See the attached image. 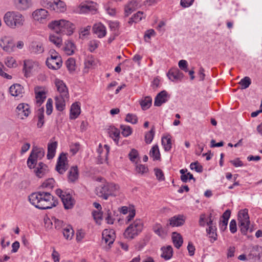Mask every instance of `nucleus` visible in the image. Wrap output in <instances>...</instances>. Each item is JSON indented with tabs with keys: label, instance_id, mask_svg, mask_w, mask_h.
Returning <instances> with one entry per match:
<instances>
[{
	"label": "nucleus",
	"instance_id": "nucleus-46",
	"mask_svg": "<svg viewBox=\"0 0 262 262\" xmlns=\"http://www.w3.org/2000/svg\"><path fill=\"white\" fill-rule=\"evenodd\" d=\"M55 181L53 178L46 180L41 185V187L47 189H52L54 187Z\"/></svg>",
	"mask_w": 262,
	"mask_h": 262
},
{
	"label": "nucleus",
	"instance_id": "nucleus-37",
	"mask_svg": "<svg viewBox=\"0 0 262 262\" xmlns=\"http://www.w3.org/2000/svg\"><path fill=\"white\" fill-rule=\"evenodd\" d=\"M75 46L73 42L70 40H67L65 42L63 50L66 54L68 55H72L74 53Z\"/></svg>",
	"mask_w": 262,
	"mask_h": 262
},
{
	"label": "nucleus",
	"instance_id": "nucleus-19",
	"mask_svg": "<svg viewBox=\"0 0 262 262\" xmlns=\"http://www.w3.org/2000/svg\"><path fill=\"white\" fill-rule=\"evenodd\" d=\"M38 63L33 61L32 59H26L24 61V68L23 70L25 72V76L27 77L30 76V74L36 66H37Z\"/></svg>",
	"mask_w": 262,
	"mask_h": 262
},
{
	"label": "nucleus",
	"instance_id": "nucleus-17",
	"mask_svg": "<svg viewBox=\"0 0 262 262\" xmlns=\"http://www.w3.org/2000/svg\"><path fill=\"white\" fill-rule=\"evenodd\" d=\"M61 200L66 209L72 208L75 203L74 199L69 193H64Z\"/></svg>",
	"mask_w": 262,
	"mask_h": 262
},
{
	"label": "nucleus",
	"instance_id": "nucleus-35",
	"mask_svg": "<svg viewBox=\"0 0 262 262\" xmlns=\"http://www.w3.org/2000/svg\"><path fill=\"white\" fill-rule=\"evenodd\" d=\"M66 10L65 3L60 0L55 1L54 2L52 10L56 12H63Z\"/></svg>",
	"mask_w": 262,
	"mask_h": 262
},
{
	"label": "nucleus",
	"instance_id": "nucleus-57",
	"mask_svg": "<svg viewBox=\"0 0 262 262\" xmlns=\"http://www.w3.org/2000/svg\"><path fill=\"white\" fill-rule=\"evenodd\" d=\"M190 168L192 170H195L198 172H201L203 170V167L200 165L198 161L191 163L190 165Z\"/></svg>",
	"mask_w": 262,
	"mask_h": 262
},
{
	"label": "nucleus",
	"instance_id": "nucleus-29",
	"mask_svg": "<svg viewBox=\"0 0 262 262\" xmlns=\"http://www.w3.org/2000/svg\"><path fill=\"white\" fill-rule=\"evenodd\" d=\"M36 117L37 119V126L41 128L45 123L44 108L40 107L37 110L36 113Z\"/></svg>",
	"mask_w": 262,
	"mask_h": 262
},
{
	"label": "nucleus",
	"instance_id": "nucleus-9",
	"mask_svg": "<svg viewBox=\"0 0 262 262\" xmlns=\"http://www.w3.org/2000/svg\"><path fill=\"white\" fill-rule=\"evenodd\" d=\"M68 168L67 157L65 154L61 153L58 157L56 166V170L60 173L63 174Z\"/></svg>",
	"mask_w": 262,
	"mask_h": 262
},
{
	"label": "nucleus",
	"instance_id": "nucleus-4",
	"mask_svg": "<svg viewBox=\"0 0 262 262\" xmlns=\"http://www.w3.org/2000/svg\"><path fill=\"white\" fill-rule=\"evenodd\" d=\"M97 195L107 200L109 196H117L120 192V187L118 185L113 183H106L97 187Z\"/></svg>",
	"mask_w": 262,
	"mask_h": 262
},
{
	"label": "nucleus",
	"instance_id": "nucleus-31",
	"mask_svg": "<svg viewBox=\"0 0 262 262\" xmlns=\"http://www.w3.org/2000/svg\"><path fill=\"white\" fill-rule=\"evenodd\" d=\"M80 114V107L77 103H73L70 109V118L75 119Z\"/></svg>",
	"mask_w": 262,
	"mask_h": 262
},
{
	"label": "nucleus",
	"instance_id": "nucleus-50",
	"mask_svg": "<svg viewBox=\"0 0 262 262\" xmlns=\"http://www.w3.org/2000/svg\"><path fill=\"white\" fill-rule=\"evenodd\" d=\"M37 160L34 158L32 155H30L27 160V165L30 168H34L35 166L37 164Z\"/></svg>",
	"mask_w": 262,
	"mask_h": 262
},
{
	"label": "nucleus",
	"instance_id": "nucleus-30",
	"mask_svg": "<svg viewBox=\"0 0 262 262\" xmlns=\"http://www.w3.org/2000/svg\"><path fill=\"white\" fill-rule=\"evenodd\" d=\"M69 96L68 97H62V96H56L55 98V105L56 109L59 111H62L64 110L66 101L68 100Z\"/></svg>",
	"mask_w": 262,
	"mask_h": 262
},
{
	"label": "nucleus",
	"instance_id": "nucleus-8",
	"mask_svg": "<svg viewBox=\"0 0 262 262\" xmlns=\"http://www.w3.org/2000/svg\"><path fill=\"white\" fill-rule=\"evenodd\" d=\"M262 258V247L257 245L253 246L247 255V259L252 262L259 261Z\"/></svg>",
	"mask_w": 262,
	"mask_h": 262
},
{
	"label": "nucleus",
	"instance_id": "nucleus-6",
	"mask_svg": "<svg viewBox=\"0 0 262 262\" xmlns=\"http://www.w3.org/2000/svg\"><path fill=\"white\" fill-rule=\"evenodd\" d=\"M49 56L46 60L47 67L51 69L56 70L60 68L62 61L60 56L54 49H51L49 52Z\"/></svg>",
	"mask_w": 262,
	"mask_h": 262
},
{
	"label": "nucleus",
	"instance_id": "nucleus-15",
	"mask_svg": "<svg viewBox=\"0 0 262 262\" xmlns=\"http://www.w3.org/2000/svg\"><path fill=\"white\" fill-rule=\"evenodd\" d=\"M102 241L110 246L113 244L115 239V232L113 230L105 229L102 233Z\"/></svg>",
	"mask_w": 262,
	"mask_h": 262
},
{
	"label": "nucleus",
	"instance_id": "nucleus-41",
	"mask_svg": "<svg viewBox=\"0 0 262 262\" xmlns=\"http://www.w3.org/2000/svg\"><path fill=\"white\" fill-rule=\"evenodd\" d=\"M162 144L165 151H169L171 148V140L169 136H166L162 138Z\"/></svg>",
	"mask_w": 262,
	"mask_h": 262
},
{
	"label": "nucleus",
	"instance_id": "nucleus-52",
	"mask_svg": "<svg viewBox=\"0 0 262 262\" xmlns=\"http://www.w3.org/2000/svg\"><path fill=\"white\" fill-rule=\"evenodd\" d=\"M100 42L97 40H92L89 41L88 46H89V50L93 52L95 49H96L99 45Z\"/></svg>",
	"mask_w": 262,
	"mask_h": 262
},
{
	"label": "nucleus",
	"instance_id": "nucleus-48",
	"mask_svg": "<svg viewBox=\"0 0 262 262\" xmlns=\"http://www.w3.org/2000/svg\"><path fill=\"white\" fill-rule=\"evenodd\" d=\"M136 171L139 174H143L148 171V168L144 165L137 164L136 166Z\"/></svg>",
	"mask_w": 262,
	"mask_h": 262
},
{
	"label": "nucleus",
	"instance_id": "nucleus-56",
	"mask_svg": "<svg viewBox=\"0 0 262 262\" xmlns=\"http://www.w3.org/2000/svg\"><path fill=\"white\" fill-rule=\"evenodd\" d=\"M53 101L51 98H49L46 103V113L50 115L52 113L53 110Z\"/></svg>",
	"mask_w": 262,
	"mask_h": 262
},
{
	"label": "nucleus",
	"instance_id": "nucleus-51",
	"mask_svg": "<svg viewBox=\"0 0 262 262\" xmlns=\"http://www.w3.org/2000/svg\"><path fill=\"white\" fill-rule=\"evenodd\" d=\"M155 134L154 127H152L151 130L147 133L145 136V141L146 143H150L153 140Z\"/></svg>",
	"mask_w": 262,
	"mask_h": 262
},
{
	"label": "nucleus",
	"instance_id": "nucleus-55",
	"mask_svg": "<svg viewBox=\"0 0 262 262\" xmlns=\"http://www.w3.org/2000/svg\"><path fill=\"white\" fill-rule=\"evenodd\" d=\"M128 157L132 162H136L139 157L138 151L135 149H132L128 154Z\"/></svg>",
	"mask_w": 262,
	"mask_h": 262
},
{
	"label": "nucleus",
	"instance_id": "nucleus-43",
	"mask_svg": "<svg viewBox=\"0 0 262 262\" xmlns=\"http://www.w3.org/2000/svg\"><path fill=\"white\" fill-rule=\"evenodd\" d=\"M19 9L26 10L31 5V0H17L16 3Z\"/></svg>",
	"mask_w": 262,
	"mask_h": 262
},
{
	"label": "nucleus",
	"instance_id": "nucleus-20",
	"mask_svg": "<svg viewBox=\"0 0 262 262\" xmlns=\"http://www.w3.org/2000/svg\"><path fill=\"white\" fill-rule=\"evenodd\" d=\"M9 91L12 96L18 98L22 97L24 92V88L19 84H14L11 85Z\"/></svg>",
	"mask_w": 262,
	"mask_h": 262
},
{
	"label": "nucleus",
	"instance_id": "nucleus-3",
	"mask_svg": "<svg viewBox=\"0 0 262 262\" xmlns=\"http://www.w3.org/2000/svg\"><path fill=\"white\" fill-rule=\"evenodd\" d=\"M48 27L54 31L67 35H72L75 28L73 23L65 19L52 21L48 24Z\"/></svg>",
	"mask_w": 262,
	"mask_h": 262
},
{
	"label": "nucleus",
	"instance_id": "nucleus-21",
	"mask_svg": "<svg viewBox=\"0 0 262 262\" xmlns=\"http://www.w3.org/2000/svg\"><path fill=\"white\" fill-rule=\"evenodd\" d=\"M48 15V12L44 9H39L35 10L32 13L33 18L37 21L42 22Z\"/></svg>",
	"mask_w": 262,
	"mask_h": 262
},
{
	"label": "nucleus",
	"instance_id": "nucleus-24",
	"mask_svg": "<svg viewBox=\"0 0 262 262\" xmlns=\"http://www.w3.org/2000/svg\"><path fill=\"white\" fill-rule=\"evenodd\" d=\"M185 221V217L183 215H178L169 219V225L172 227H179L183 225Z\"/></svg>",
	"mask_w": 262,
	"mask_h": 262
},
{
	"label": "nucleus",
	"instance_id": "nucleus-63",
	"mask_svg": "<svg viewBox=\"0 0 262 262\" xmlns=\"http://www.w3.org/2000/svg\"><path fill=\"white\" fill-rule=\"evenodd\" d=\"M51 224H54L56 229H59L62 227L63 222L61 220L54 218L53 219V222H51Z\"/></svg>",
	"mask_w": 262,
	"mask_h": 262
},
{
	"label": "nucleus",
	"instance_id": "nucleus-2",
	"mask_svg": "<svg viewBox=\"0 0 262 262\" xmlns=\"http://www.w3.org/2000/svg\"><path fill=\"white\" fill-rule=\"evenodd\" d=\"M6 25L12 29H19L25 26L26 23L25 17L18 11H8L3 17Z\"/></svg>",
	"mask_w": 262,
	"mask_h": 262
},
{
	"label": "nucleus",
	"instance_id": "nucleus-7",
	"mask_svg": "<svg viewBox=\"0 0 262 262\" xmlns=\"http://www.w3.org/2000/svg\"><path fill=\"white\" fill-rule=\"evenodd\" d=\"M238 226L242 233L245 234L249 227L250 220L246 209L239 211L238 214Z\"/></svg>",
	"mask_w": 262,
	"mask_h": 262
},
{
	"label": "nucleus",
	"instance_id": "nucleus-1",
	"mask_svg": "<svg viewBox=\"0 0 262 262\" xmlns=\"http://www.w3.org/2000/svg\"><path fill=\"white\" fill-rule=\"evenodd\" d=\"M29 201L36 208L42 210L52 208L58 204V201L49 192L41 191L31 193Z\"/></svg>",
	"mask_w": 262,
	"mask_h": 262
},
{
	"label": "nucleus",
	"instance_id": "nucleus-27",
	"mask_svg": "<svg viewBox=\"0 0 262 262\" xmlns=\"http://www.w3.org/2000/svg\"><path fill=\"white\" fill-rule=\"evenodd\" d=\"M61 34L59 32L55 31V32L51 33L49 37V40L59 48L61 47L62 42Z\"/></svg>",
	"mask_w": 262,
	"mask_h": 262
},
{
	"label": "nucleus",
	"instance_id": "nucleus-5",
	"mask_svg": "<svg viewBox=\"0 0 262 262\" xmlns=\"http://www.w3.org/2000/svg\"><path fill=\"white\" fill-rule=\"evenodd\" d=\"M143 223L140 219H136L125 230L124 236L125 238L131 240L137 236L142 230Z\"/></svg>",
	"mask_w": 262,
	"mask_h": 262
},
{
	"label": "nucleus",
	"instance_id": "nucleus-36",
	"mask_svg": "<svg viewBox=\"0 0 262 262\" xmlns=\"http://www.w3.org/2000/svg\"><path fill=\"white\" fill-rule=\"evenodd\" d=\"M57 146V143L56 142H54L48 144V154L47 156L48 159H52L53 158L55 154Z\"/></svg>",
	"mask_w": 262,
	"mask_h": 262
},
{
	"label": "nucleus",
	"instance_id": "nucleus-38",
	"mask_svg": "<svg viewBox=\"0 0 262 262\" xmlns=\"http://www.w3.org/2000/svg\"><path fill=\"white\" fill-rule=\"evenodd\" d=\"M74 234V230L70 225L67 226L63 229V236L68 240H71L73 238Z\"/></svg>",
	"mask_w": 262,
	"mask_h": 262
},
{
	"label": "nucleus",
	"instance_id": "nucleus-62",
	"mask_svg": "<svg viewBox=\"0 0 262 262\" xmlns=\"http://www.w3.org/2000/svg\"><path fill=\"white\" fill-rule=\"evenodd\" d=\"M156 32L153 29H149L146 31L144 35V39L146 41H148L147 39L149 40L151 36H155Z\"/></svg>",
	"mask_w": 262,
	"mask_h": 262
},
{
	"label": "nucleus",
	"instance_id": "nucleus-44",
	"mask_svg": "<svg viewBox=\"0 0 262 262\" xmlns=\"http://www.w3.org/2000/svg\"><path fill=\"white\" fill-rule=\"evenodd\" d=\"M109 134L110 137L118 144L120 137V131L117 128L112 129L109 131Z\"/></svg>",
	"mask_w": 262,
	"mask_h": 262
},
{
	"label": "nucleus",
	"instance_id": "nucleus-34",
	"mask_svg": "<svg viewBox=\"0 0 262 262\" xmlns=\"http://www.w3.org/2000/svg\"><path fill=\"white\" fill-rule=\"evenodd\" d=\"M172 239L174 246L177 249H179L183 242L182 236L180 234L177 232H173L172 235Z\"/></svg>",
	"mask_w": 262,
	"mask_h": 262
},
{
	"label": "nucleus",
	"instance_id": "nucleus-26",
	"mask_svg": "<svg viewBox=\"0 0 262 262\" xmlns=\"http://www.w3.org/2000/svg\"><path fill=\"white\" fill-rule=\"evenodd\" d=\"M167 76L171 81L181 80L183 78L184 75L178 69H174L169 71Z\"/></svg>",
	"mask_w": 262,
	"mask_h": 262
},
{
	"label": "nucleus",
	"instance_id": "nucleus-49",
	"mask_svg": "<svg viewBox=\"0 0 262 262\" xmlns=\"http://www.w3.org/2000/svg\"><path fill=\"white\" fill-rule=\"evenodd\" d=\"M66 66L70 72H72L75 70V61L74 59L70 58L66 61Z\"/></svg>",
	"mask_w": 262,
	"mask_h": 262
},
{
	"label": "nucleus",
	"instance_id": "nucleus-59",
	"mask_svg": "<svg viewBox=\"0 0 262 262\" xmlns=\"http://www.w3.org/2000/svg\"><path fill=\"white\" fill-rule=\"evenodd\" d=\"M91 29V26H88L85 28H81L80 31V36L82 39L86 35H88L90 33V30Z\"/></svg>",
	"mask_w": 262,
	"mask_h": 262
},
{
	"label": "nucleus",
	"instance_id": "nucleus-64",
	"mask_svg": "<svg viewBox=\"0 0 262 262\" xmlns=\"http://www.w3.org/2000/svg\"><path fill=\"white\" fill-rule=\"evenodd\" d=\"M179 68L184 71L185 72H188V69H187V62L185 60H181L179 61L178 63Z\"/></svg>",
	"mask_w": 262,
	"mask_h": 262
},
{
	"label": "nucleus",
	"instance_id": "nucleus-60",
	"mask_svg": "<svg viewBox=\"0 0 262 262\" xmlns=\"http://www.w3.org/2000/svg\"><path fill=\"white\" fill-rule=\"evenodd\" d=\"M154 170L155 172L156 176L159 181H162L164 180V176L162 170L159 168H156Z\"/></svg>",
	"mask_w": 262,
	"mask_h": 262
},
{
	"label": "nucleus",
	"instance_id": "nucleus-58",
	"mask_svg": "<svg viewBox=\"0 0 262 262\" xmlns=\"http://www.w3.org/2000/svg\"><path fill=\"white\" fill-rule=\"evenodd\" d=\"M105 215V219L107 223L108 224H113L114 222V219L113 217L112 212L109 209L106 211Z\"/></svg>",
	"mask_w": 262,
	"mask_h": 262
},
{
	"label": "nucleus",
	"instance_id": "nucleus-18",
	"mask_svg": "<svg viewBox=\"0 0 262 262\" xmlns=\"http://www.w3.org/2000/svg\"><path fill=\"white\" fill-rule=\"evenodd\" d=\"M55 84L56 86L57 90L59 93V96L68 97L69 96V93L68 89L64 83L59 79H56Z\"/></svg>",
	"mask_w": 262,
	"mask_h": 262
},
{
	"label": "nucleus",
	"instance_id": "nucleus-45",
	"mask_svg": "<svg viewBox=\"0 0 262 262\" xmlns=\"http://www.w3.org/2000/svg\"><path fill=\"white\" fill-rule=\"evenodd\" d=\"M251 83V79L248 76H246L244 78L242 79L239 82L242 89H246L248 88Z\"/></svg>",
	"mask_w": 262,
	"mask_h": 262
},
{
	"label": "nucleus",
	"instance_id": "nucleus-14",
	"mask_svg": "<svg viewBox=\"0 0 262 262\" xmlns=\"http://www.w3.org/2000/svg\"><path fill=\"white\" fill-rule=\"evenodd\" d=\"M29 51L31 54H39L43 52L44 48L40 41H33L29 46Z\"/></svg>",
	"mask_w": 262,
	"mask_h": 262
},
{
	"label": "nucleus",
	"instance_id": "nucleus-10",
	"mask_svg": "<svg viewBox=\"0 0 262 262\" xmlns=\"http://www.w3.org/2000/svg\"><path fill=\"white\" fill-rule=\"evenodd\" d=\"M96 3L93 2H86L85 3H81L76 9V11L79 13L93 12L96 10Z\"/></svg>",
	"mask_w": 262,
	"mask_h": 262
},
{
	"label": "nucleus",
	"instance_id": "nucleus-11",
	"mask_svg": "<svg viewBox=\"0 0 262 262\" xmlns=\"http://www.w3.org/2000/svg\"><path fill=\"white\" fill-rule=\"evenodd\" d=\"M16 112L18 118L24 119L29 116L31 111L30 107L27 104L20 103L17 106Z\"/></svg>",
	"mask_w": 262,
	"mask_h": 262
},
{
	"label": "nucleus",
	"instance_id": "nucleus-40",
	"mask_svg": "<svg viewBox=\"0 0 262 262\" xmlns=\"http://www.w3.org/2000/svg\"><path fill=\"white\" fill-rule=\"evenodd\" d=\"M150 156L154 160H158L160 159V153L157 145H154L151 149L149 153Z\"/></svg>",
	"mask_w": 262,
	"mask_h": 262
},
{
	"label": "nucleus",
	"instance_id": "nucleus-12",
	"mask_svg": "<svg viewBox=\"0 0 262 262\" xmlns=\"http://www.w3.org/2000/svg\"><path fill=\"white\" fill-rule=\"evenodd\" d=\"M34 93L35 94V103L38 106H40L47 97L46 92L42 88L36 86L34 88Z\"/></svg>",
	"mask_w": 262,
	"mask_h": 262
},
{
	"label": "nucleus",
	"instance_id": "nucleus-23",
	"mask_svg": "<svg viewBox=\"0 0 262 262\" xmlns=\"http://www.w3.org/2000/svg\"><path fill=\"white\" fill-rule=\"evenodd\" d=\"M93 30L94 33H95L98 38H102L106 35V28L101 23L95 24L93 27Z\"/></svg>",
	"mask_w": 262,
	"mask_h": 262
},
{
	"label": "nucleus",
	"instance_id": "nucleus-53",
	"mask_svg": "<svg viewBox=\"0 0 262 262\" xmlns=\"http://www.w3.org/2000/svg\"><path fill=\"white\" fill-rule=\"evenodd\" d=\"M125 120L132 124H136L138 122V118L136 115L129 113L126 115Z\"/></svg>",
	"mask_w": 262,
	"mask_h": 262
},
{
	"label": "nucleus",
	"instance_id": "nucleus-28",
	"mask_svg": "<svg viewBox=\"0 0 262 262\" xmlns=\"http://www.w3.org/2000/svg\"><path fill=\"white\" fill-rule=\"evenodd\" d=\"M48 171V166L42 162H39L37 167L35 169L34 172L38 178H41L46 174Z\"/></svg>",
	"mask_w": 262,
	"mask_h": 262
},
{
	"label": "nucleus",
	"instance_id": "nucleus-25",
	"mask_svg": "<svg viewBox=\"0 0 262 262\" xmlns=\"http://www.w3.org/2000/svg\"><path fill=\"white\" fill-rule=\"evenodd\" d=\"M78 177L79 172L77 166L71 167L68 173V182L72 183H75L78 180Z\"/></svg>",
	"mask_w": 262,
	"mask_h": 262
},
{
	"label": "nucleus",
	"instance_id": "nucleus-32",
	"mask_svg": "<svg viewBox=\"0 0 262 262\" xmlns=\"http://www.w3.org/2000/svg\"><path fill=\"white\" fill-rule=\"evenodd\" d=\"M162 253L161 257L165 260L170 259L173 255V249L171 246H167L166 247L161 248Z\"/></svg>",
	"mask_w": 262,
	"mask_h": 262
},
{
	"label": "nucleus",
	"instance_id": "nucleus-39",
	"mask_svg": "<svg viewBox=\"0 0 262 262\" xmlns=\"http://www.w3.org/2000/svg\"><path fill=\"white\" fill-rule=\"evenodd\" d=\"M152 230L159 236L163 237L165 234L164 230L160 224L156 223L154 224L152 226Z\"/></svg>",
	"mask_w": 262,
	"mask_h": 262
},
{
	"label": "nucleus",
	"instance_id": "nucleus-13",
	"mask_svg": "<svg viewBox=\"0 0 262 262\" xmlns=\"http://www.w3.org/2000/svg\"><path fill=\"white\" fill-rule=\"evenodd\" d=\"M109 151L110 147L108 145H105L104 147L102 148L101 145H99V146L97 149V152L99 154L98 156L99 163L102 164L107 160Z\"/></svg>",
	"mask_w": 262,
	"mask_h": 262
},
{
	"label": "nucleus",
	"instance_id": "nucleus-42",
	"mask_svg": "<svg viewBox=\"0 0 262 262\" xmlns=\"http://www.w3.org/2000/svg\"><path fill=\"white\" fill-rule=\"evenodd\" d=\"M152 99L150 97L147 96L145 97L144 99L142 100L140 102V105L141 106L143 110H146L148 109L151 104Z\"/></svg>",
	"mask_w": 262,
	"mask_h": 262
},
{
	"label": "nucleus",
	"instance_id": "nucleus-61",
	"mask_svg": "<svg viewBox=\"0 0 262 262\" xmlns=\"http://www.w3.org/2000/svg\"><path fill=\"white\" fill-rule=\"evenodd\" d=\"M93 215L96 222L100 224L102 219V213L100 212L95 211L93 212Z\"/></svg>",
	"mask_w": 262,
	"mask_h": 262
},
{
	"label": "nucleus",
	"instance_id": "nucleus-22",
	"mask_svg": "<svg viewBox=\"0 0 262 262\" xmlns=\"http://www.w3.org/2000/svg\"><path fill=\"white\" fill-rule=\"evenodd\" d=\"M138 8V3L136 1L129 2L124 6V15L128 16L132 12L135 11Z\"/></svg>",
	"mask_w": 262,
	"mask_h": 262
},
{
	"label": "nucleus",
	"instance_id": "nucleus-33",
	"mask_svg": "<svg viewBox=\"0 0 262 262\" xmlns=\"http://www.w3.org/2000/svg\"><path fill=\"white\" fill-rule=\"evenodd\" d=\"M45 154V150L42 148L34 146L30 154L38 160L41 159Z\"/></svg>",
	"mask_w": 262,
	"mask_h": 262
},
{
	"label": "nucleus",
	"instance_id": "nucleus-54",
	"mask_svg": "<svg viewBox=\"0 0 262 262\" xmlns=\"http://www.w3.org/2000/svg\"><path fill=\"white\" fill-rule=\"evenodd\" d=\"M5 64L9 68H13L17 66L15 59L12 57H8L6 58Z\"/></svg>",
	"mask_w": 262,
	"mask_h": 262
},
{
	"label": "nucleus",
	"instance_id": "nucleus-16",
	"mask_svg": "<svg viewBox=\"0 0 262 262\" xmlns=\"http://www.w3.org/2000/svg\"><path fill=\"white\" fill-rule=\"evenodd\" d=\"M170 96L166 91L160 92L155 98L154 104L155 106H160L163 103H165L169 99Z\"/></svg>",
	"mask_w": 262,
	"mask_h": 262
},
{
	"label": "nucleus",
	"instance_id": "nucleus-47",
	"mask_svg": "<svg viewBox=\"0 0 262 262\" xmlns=\"http://www.w3.org/2000/svg\"><path fill=\"white\" fill-rule=\"evenodd\" d=\"M120 128L121 129V133L124 137H128L132 133V128L126 125H121Z\"/></svg>",
	"mask_w": 262,
	"mask_h": 262
}]
</instances>
